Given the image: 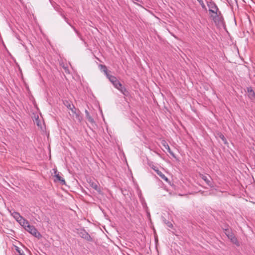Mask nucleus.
Instances as JSON below:
<instances>
[{
	"label": "nucleus",
	"mask_w": 255,
	"mask_h": 255,
	"mask_svg": "<svg viewBox=\"0 0 255 255\" xmlns=\"http://www.w3.org/2000/svg\"><path fill=\"white\" fill-rule=\"evenodd\" d=\"M207 4L209 14L216 25L220 28L223 27V20L221 18L222 13L216 4L212 1H207Z\"/></svg>",
	"instance_id": "nucleus-1"
},
{
	"label": "nucleus",
	"mask_w": 255,
	"mask_h": 255,
	"mask_svg": "<svg viewBox=\"0 0 255 255\" xmlns=\"http://www.w3.org/2000/svg\"><path fill=\"white\" fill-rule=\"evenodd\" d=\"M224 234L227 236L228 239L231 241L232 243L235 244L237 246H239L240 244L236 237L235 234L232 231H230L228 229L224 228Z\"/></svg>",
	"instance_id": "nucleus-2"
},
{
	"label": "nucleus",
	"mask_w": 255,
	"mask_h": 255,
	"mask_svg": "<svg viewBox=\"0 0 255 255\" xmlns=\"http://www.w3.org/2000/svg\"><path fill=\"white\" fill-rule=\"evenodd\" d=\"M77 234L79 236L87 241L92 242L93 239L90 235L83 229L77 230Z\"/></svg>",
	"instance_id": "nucleus-3"
},
{
	"label": "nucleus",
	"mask_w": 255,
	"mask_h": 255,
	"mask_svg": "<svg viewBox=\"0 0 255 255\" xmlns=\"http://www.w3.org/2000/svg\"><path fill=\"white\" fill-rule=\"evenodd\" d=\"M25 230L32 235L33 236L40 238L41 237V234L37 231V229L32 225H26Z\"/></svg>",
	"instance_id": "nucleus-4"
},
{
	"label": "nucleus",
	"mask_w": 255,
	"mask_h": 255,
	"mask_svg": "<svg viewBox=\"0 0 255 255\" xmlns=\"http://www.w3.org/2000/svg\"><path fill=\"white\" fill-rule=\"evenodd\" d=\"M107 78L113 84L114 86L117 89L122 86L121 83L117 79V78L113 75H107Z\"/></svg>",
	"instance_id": "nucleus-5"
},
{
	"label": "nucleus",
	"mask_w": 255,
	"mask_h": 255,
	"mask_svg": "<svg viewBox=\"0 0 255 255\" xmlns=\"http://www.w3.org/2000/svg\"><path fill=\"white\" fill-rule=\"evenodd\" d=\"M54 173V179L55 182L59 181L61 185H65L66 182L65 180L60 175L59 173L58 172L56 169H53Z\"/></svg>",
	"instance_id": "nucleus-6"
},
{
	"label": "nucleus",
	"mask_w": 255,
	"mask_h": 255,
	"mask_svg": "<svg viewBox=\"0 0 255 255\" xmlns=\"http://www.w3.org/2000/svg\"><path fill=\"white\" fill-rule=\"evenodd\" d=\"M247 92L248 97L250 100L254 103H255V92L253 90L252 87H248L247 88Z\"/></svg>",
	"instance_id": "nucleus-7"
},
{
	"label": "nucleus",
	"mask_w": 255,
	"mask_h": 255,
	"mask_svg": "<svg viewBox=\"0 0 255 255\" xmlns=\"http://www.w3.org/2000/svg\"><path fill=\"white\" fill-rule=\"evenodd\" d=\"M149 166L150 167L153 169L156 173L164 181L166 182H168V179L167 177H166L164 174L160 171H159L157 167H156L155 165L153 164H150Z\"/></svg>",
	"instance_id": "nucleus-8"
},
{
	"label": "nucleus",
	"mask_w": 255,
	"mask_h": 255,
	"mask_svg": "<svg viewBox=\"0 0 255 255\" xmlns=\"http://www.w3.org/2000/svg\"><path fill=\"white\" fill-rule=\"evenodd\" d=\"M90 186L94 189L95 190L98 191L99 193L101 192V188L100 186L98 185L99 183L97 181H94L91 179H89L88 181Z\"/></svg>",
	"instance_id": "nucleus-9"
},
{
	"label": "nucleus",
	"mask_w": 255,
	"mask_h": 255,
	"mask_svg": "<svg viewBox=\"0 0 255 255\" xmlns=\"http://www.w3.org/2000/svg\"><path fill=\"white\" fill-rule=\"evenodd\" d=\"M11 215L14 219H16L17 222H18L20 224H22V220H23V218L18 212L14 211L11 213Z\"/></svg>",
	"instance_id": "nucleus-10"
},
{
	"label": "nucleus",
	"mask_w": 255,
	"mask_h": 255,
	"mask_svg": "<svg viewBox=\"0 0 255 255\" xmlns=\"http://www.w3.org/2000/svg\"><path fill=\"white\" fill-rule=\"evenodd\" d=\"M161 144L163 145V146L167 150L168 152L173 157H175L174 154L173 152L171 150L169 146L168 145V143L165 140H162L161 142Z\"/></svg>",
	"instance_id": "nucleus-11"
},
{
	"label": "nucleus",
	"mask_w": 255,
	"mask_h": 255,
	"mask_svg": "<svg viewBox=\"0 0 255 255\" xmlns=\"http://www.w3.org/2000/svg\"><path fill=\"white\" fill-rule=\"evenodd\" d=\"M201 177L203 180H204L207 185L209 186H211V177L209 175H201Z\"/></svg>",
	"instance_id": "nucleus-12"
},
{
	"label": "nucleus",
	"mask_w": 255,
	"mask_h": 255,
	"mask_svg": "<svg viewBox=\"0 0 255 255\" xmlns=\"http://www.w3.org/2000/svg\"><path fill=\"white\" fill-rule=\"evenodd\" d=\"M119 90L122 94H123L125 96H127L128 95V92L126 88L125 87H120L119 88H117Z\"/></svg>",
	"instance_id": "nucleus-13"
},
{
	"label": "nucleus",
	"mask_w": 255,
	"mask_h": 255,
	"mask_svg": "<svg viewBox=\"0 0 255 255\" xmlns=\"http://www.w3.org/2000/svg\"><path fill=\"white\" fill-rule=\"evenodd\" d=\"M99 67L100 68V70L104 72L106 77H107V75H110L106 65L100 64L99 65Z\"/></svg>",
	"instance_id": "nucleus-14"
},
{
	"label": "nucleus",
	"mask_w": 255,
	"mask_h": 255,
	"mask_svg": "<svg viewBox=\"0 0 255 255\" xmlns=\"http://www.w3.org/2000/svg\"><path fill=\"white\" fill-rule=\"evenodd\" d=\"M85 114H86V118L88 120V121L91 124L94 123H95L94 120L90 115V114L87 110H85Z\"/></svg>",
	"instance_id": "nucleus-15"
},
{
	"label": "nucleus",
	"mask_w": 255,
	"mask_h": 255,
	"mask_svg": "<svg viewBox=\"0 0 255 255\" xmlns=\"http://www.w3.org/2000/svg\"><path fill=\"white\" fill-rule=\"evenodd\" d=\"M76 119L78 121V122L80 123L82 120V117L80 115V112L79 111L78 113L74 115Z\"/></svg>",
	"instance_id": "nucleus-16"
},
{
	"label": "nucleus",
	"mask_w": 255,
	"mask_h": 255,
	"mask_svg": "<svg viewBox=\"0 0 255 255\" xmlns=\"http://www.w3.org/2000/svg\"><path fill=\"white\" fill-rule=\"evenodd\" d=\"M70 110H71V113H72V114H70V115L72 116L73 118L74 117V115L76 114L77 113H78V112H79V110L76 109L75 106H74L73 107V108H71V109H70Z\"/></svg>",
	"instance_id": "nucleus-17"
},
{
	"label": "nucleus",
	"mask_w": 255,
	"mask_h": 255,
	"mask_svg": "<svg viewBox=\"0 0 255 255\" xmlns=\"http://www.w3.org/2000/svg\"><path fill=\"white\" fill-rule=\"evenodd\" d=\"M15 249L16 252L18 253V254L16 255H25L23 252L21 250H20L18 247L15 246Z\"/></svg>",
	"instance_id": "nucleus-18"
},
{
	"label": "nucleus",
	"mask_w": 255,
	"mask_h": 255,
	"mask_svg": "<svg viewBox=\"0 0 255 255\" xmlns=\"http://www.w3.org/2000/svg\"><path fill=\"white\" fill-rule=\"evenodd\" d=\"M64 105L67 107L68 109L69 110L71 108L73 109L74 105L73 104L70 103L69 102L66 101V103H64Z\"/></svg>",
	"instance_id": "nucleus-19"
},
{
	"label": "nucleus",
	"mask_w": 255,
	"mask_h": 255,
	"mask_svg": "<svg viewBox=\"0 0 255 255\" xmlns=\"http://www.w3.org/2000/svg\"><path fill=\"white\" fill-rule=\"evenodd\" d=\"M197 1L200 4V5H201L202 8L205 9L206 11H207V8H206V5L204 4L203 0H197Z\"/></svg>",
	"instance_id": "nucleus-20"
},
{
	"label": "nucleus",
	"mask_w": 255,
	"mask_h": 255,
	"mask_svg": "<svg viewBox=\"0 0 255 255\" xmlns=\"http://www.w3.org/2000/svg\"><path fill=\"white\" fill-rule=\"evenodd\" d=\"M22 226L24 227L25 229L27 228L26 227L27 225H30L28 222L27 220L24 219L23 218V220H22Z\"/></svg>",
	"instance_id": "nucleus-21"
},
{
	"label": "nucleus",
	"mask_w": 255,
	"mask_h": 255,
	"mask_svg": "<svg viewBox=\"0 0 255 255\" xmlns=\"http://www.w3.org/2000/svg\"><path fill=\"white\" fill-rule=\"evenodd\" d=\"M35 122L36 123V124H37V125L38 127L40 126V122H39V121L38 120V118L35 119Z\"/></svg>",
	"instance_id": "nucleus-22"
},
{
	"label": "nucleus",
	"mask_w": 255,
	"mask_h": 255,
	"mask_svg": "<svg viewBox=\"0 0 255 255\" xmlns=\"http://www.w3.org/2000/svg\"><path fill=\"white\" fill-rule=\"evenodd\" d=\"M166 224H167V226L169 228H171L173 227L172 224L170 222H168Z\"/></svg>",
	"instance_id": "nucleus-23"
},
{
	"label": "nucleus",
	"mask_w": 255,
	"mask_h": 255,
	"mask_svg": "<svg viewBox=\"0 0 255 255\" xmlns=\"http://www.w3.org/2000/svg\"><path fill=\"white\" fill-rule=\"evenodd\" d=\"M224 30L226 31V34L224 32V36H227L228 35V36L230 37V35H229V32L228 31L225 29V27H224Z\"/></svg>",
	"instance_id": "nucleus-24"
},
{
	"label": "nucleus",
	"mask_w": 255,
	"mask_h": 255,
	"mask_svg": "<svg viewBox=\"0 0 255 255\" xmlns=\"http://www.w3.org/2000/svg\"><path fill=\"white\" fill-rule=\"evenodd\" d=\"M232 44H233V42L231 38H230V40H229V41L228 42V44L231 45Z\"/></svg>",
	"instance_id": "nucleus-25"
},
{
	"label": "nucleus",
	"mask_w": 255,
	"mask_h": 255,
	"mask_svg": "<svg viewBox=\"0 0 255 255\" xmlns=\"http://www.w3.org/2000/svg\"><path fill=\"white\" fill-rule=\"evenodd\" d=\"M74 31L76 32V33L78 34V35L80 37L81 36V34L78 32V31L74 27H73Z\"/></svg>",
	"instance_id": "nucleus-26"
},
{
	"label": "nucleus",
	"mask_w": 255,
	"mask_h": 255,
	"mask_svg": "<svg viewBox=\"0 0 255 255\" xmlns=\"http://www.w3.org/2000/svg\"><path fill=\"white\" fill-rule=\"evenodd\" d=\"M220 137L223 140V135H220Z\"/></svg>",
	"instance_id": "nucleus-27"
},
{
	"label": "nucleus",
	"mask_w": 255,
	"mask_h": 255,
	"mask_svg": "<svg viewBox=\"0 0 255 255\" xmlns=\"http://www.w3.org/2000/svg\"><path fill=\"white\" fill-rule=\"evenodd\" d=\"M226 142H227L226 140H225V139H224V144H226Z\"/></svg>",
	"instance_id": "nucleus-28"
},
{
	"label": "nucleus",
	"mask_w": 255,
	"mask_h": 255,
	"mask_svg": "<svg viewBox=\"0 0 255 255\" xmlns=\"http://www.w3.org/2000/svg\"><path fill=\"white\" fill-rule=\"evenodd\" d=\"M65 71L66 72V71L67 70V69L66 68H65Z\"/></svg>",
	"instance_id": "nucleus-29"
}]
</instances>
